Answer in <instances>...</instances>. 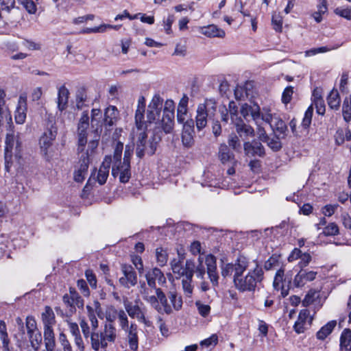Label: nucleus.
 I'll return each instance as SVG.
<instances>
[{"instance_id":"obj_61","label":"nucleus","mask_w":351,"mask_h":351,"mask_svg":"<svg viewBox=\"0 0 351 351\" xmlns=\"http://www.w3.org/2000/svg\"><path fill=\"white\" fill-rule=\"evenodd\" d=\"M119 314V311L117 310L115 308H109L106 313V320L110 322L109 324H112L115 321V319L117 318Z\"/></svg>"},{"instance_id":"obj_29","label":"nucleus","mask_w":351,"mask_h":351,"mask_svg":"<svg viewBox=\"0 0 351 351\" xmlns=\"http://www.w3.org/2000/svg\"><path fill=\"white\" fill-rule=\"evenodd\" d=\"M103 115L106 121V129L108 130V127H112L117 122L119 117V111L115 106H110L105 109Z\"/></svg>"},{"instance_id":"obj_36","label":"nucleus","mask_w":351,"mask_h":351,"mask_svg":"<svg viewBox=\"0 0 351 351\" xmlns=\"http://www.w3.org/2000/svg\"><path fill=\"white\" fill-rule=\"evenodd\" d=\"M201 33L208 37L223 38L225 36V32L215 25H210L202 27Z\"/></svg>"},{"instance_id":"obj_60","label":"nucleus","mask_w":351,"mask_h":351,"mask_svg":"<svg viewBox=\"0 0 351 351\" xmlns=\"http://www.w3.org/2000/svg\"><path fill=\"white\" fill-rule=\"evenodd\" d=\"M193 133L182 132V141L186 147H191L193 144Z\"/></svg>"},{"instance_id":"obj_15","label":"nucleus","mask_w":351,"mask_h":351,"mask_svg":"<svg viewBox=\"0 0 351 351\" xmlns=\"http://www.w3.org/2000/svg\"><path fill=\"white\" fill-rule=\"evenodd\" d=\"M63 302L66 305L68 311L66 313V316H71L75 311V308H82L84 306V302L78 293L74 289L71 288L69 293H66L63 296Z\"/></svg>"},{"instance_id":"obj_16","label":"nucleus","mask_w":351,"mask_h":351,"mask_svg":"<svg viewBox=\"0 0 351 351\" xmlns=\"http://www.w3.org/2000/svg\"><path fill=\"white\" fill-rule=\"evenodd\" d=\"M121 271L123 276L119 278V283L126 288L134 286L137 283L136 273L130 265H121Z\"/></svg>"},{"instance_id":"obj_24","label":"nucleus","mask_w":351,"mask_h":351,"mask_svg":"<svg viewBox=\"0 0 351 351\" xmlns=\"http://www.w3.org/2000/svg\"><path fill=\"white\" fill-rule=\"evenodd\" d=\"M218 158L223 165H237L238 162L235 159L234 154L230 152L228 146L224 143L219 145Z\"/></svg>"},{"instance_id":"obj_62","label":"nucleus","mask_w":351,"mask_h":351,"mask_svg":"<svg viewBox=\"0 0 351 351\" xmlns=\"http://www.w3.org/2000/svg\"><path fill=\"white\" fill-rule=\"evenodd\" d=\"M271 22L274 25V29L276 31L280 32L282 29V20L279 14H273Z\"/></svg>"},{"instance_id":"obj_48","label":"nucleus","mask_w":351,"mask_h":351,"mask_svg":"<svg viewBox=\"0 0 351 351\" xmlns=\"http://www.w3.org/2000/svg\"><path fill=\"white\" fill-rule=\"evenodd\" d=\"M283 138H280L276 136V135L273 138L269 137L268 141H265L267 143V146L274 152H278L281 149L282 145L280 141V139Z\"/></svg>"},{"instance_id":"obj_10","label":"nucleus","mask_w":351,"mask_h":351,"mask_svg":"<svg viewBox=\"0 0 351 351\" xmlns=\"http://www.w3.org/2000/svg\"><path fill=\"white\" fill-rule=\"evenodd\" d=\"M163 99L159 95H155L150 103L147 106V121H145L146 123H155L156 128H159L162 132H163L161 127V119H160V115L162 110ZM147 127L145 128V129ZM145 130V128L143 129Z\"/></svg>"},{"instance_id":"obj_18","label":"nucleus","mask_w":351,"mask_h":351,"mask_svg":"<svg viewBox=\"0 0 351 351\" xmlns=\"http://www.w3.org/2000/svg\"><path fill=\"white\" fill-rule=\"evenodd\" d=\"M237 135L243 141H245L249 137H253L255 135L254 128L246 124L241 117H236L234 123H232Z\"/></svg>"},{"instance_id":"obj_44","label":"nucleus","mask_w":351,"mask_h":351,"mask_svg":"<svg viewBox=\"0 0 351 351\" xmlns=\"http://www.w3.org/2000/svg\"><path fill=\"white\" fill-rule=\"evenodd\" d=\"M342 115L346 123L351 121V95L346 97L343 101Z\"/></svg>"},{"instance_id":"obj_46","label":"nucleus","mask_w":351,"mask_h":351,"mask_svg":"<svg viewBox=\"0 0 351 351\" xmlns=\"http://www.w3.org/2000/svg\"><path fill=\"white\" fill-rule=\"evenodd\" d=\"M240 138L236 134H231L228 139V147H230L237 152H241V143Z\"/></svg>"},{"instance_id":"obj_21","label":"nucleus","mask_w":351,"mask_h":351,"mask_svg":"<svg viewBox=\"0 0 351 351\" xmlns=\"http://www.w3.org/2000/svg\"><path fill=\"white\" fill-rule=\"evenodd\" d=\"M145 278L147 282V285L149 287L154 289L156 290V281L157 280L159 285H164L166 283V278L164 276L162 271L157 268L154 267L149 270L145 274Z\"/></svg>"},{"instance_id":"obj_57","label":"nucleus","mask_w":351,"mask_h":351,"mask_svg":"<svg viewBox=\"0 0 351 351\" xmlns=\"http://www.w3.org/2000/svg\"><path fill=\"white\" fill-rule=\"evenodd\" d=\"M26 328L27 333L38 330L35 319L32 316H27L26 318Z\"/></svg>"},{"instance_id":"obj_1","label":"nucleus","mask_w":351,"mask_h":351,"mask_svg":"<svg viewBox=\"0 0 351 351\" xmlns=\"http://www.w3.org/2000/svg\"><path fill=\"white\" fill-rule=\"evenodd\" d=\"M5 93L0 89V125H3L5 122L9 124V129L6 134L5 141V169L9 170L10 164L12 162V158L19 160L22 158L23 145L19 132L12 129V117L8 109L5 106Z\"/></svg>"},{"instance_id":"obj_4","label":"nucleus","mask_w":351,"mask_h":351,"mask_svg":"<svg viewBox=\"0 0 351 351\" xmlns=\"http://www.w3.org/2000/svg\"><path fill=\"white\" fill-rule=\"evenodd\" d=\"M249 265L248 259L246 263H241L237 269V276H233V282L237 289L241 292L254 291L258 282L263 280L264 272L258 264L252 270H250L247 275L243 276V272Z\"/></svg>"},{"instance_id":"obj_58","label":"nucleus","mask_w":351,"mask_h":351,"mask_svg":"<svg viewBox=\"0 0 351 351\" xmlns=\"http://www.w3.org/2000/svg\"><path fill=\"white\" fill-rule=\"evenodd\" d=\"M1 6V12H10L12 9L14 8V0H0Z\"/></svg>"},{"instance_id":"obj_28","label":"nucleus","mask_w":351,"mask_h":351,"mask_svg":"<svg viewBox=\"0 0 351 351\" xmlns=\"http://www.w3.org/2000/svg\"><path fill=\"white\" fill-rule=\"evenodd\" d=\"M127 333V341L130 348L133 351H136L138 348V338L137 335V326L135 324H131L130 327L124 330Z\"/></svg>"},{"instance_id":"obj_2","label":"nucleus","mask_w":351,"mask_h":351,"mask_svg":"<svg viewBox=\"0 0 351 351\" xmlns=\"http://www.w3.org/2000/svg\"><path fill=\"white\" fill-rule=\"evenodd\" d=\"M88 114L84 111L77 126V154L80 167L74 172V180L77 182H82L87 174L88 169Z\"/></svg>"},{"instance_id":"obj_37","label":"nucleus","mask_w":351,"mask_h":351,"mask_svg":"<svg viewBox=\"0 0 351 351\" xmlns=\"http://www.w3.org/2000/svg\"><path fill=\"white\" fill-rule=\"evenodd\" d=\"M87 89L86 86H80L77 88L76 92V108L78 110H82L85 107L86 101L87 99Z\"/></svg>"},{"instance_id":"obj_23","label":"nucleus","mask_w":351,"mask_h":351,"mask_svg":"<svg viewBox=\"0 0 351 351\" xmlns=\"http://www.w3.org/2000/svg\"><path fill=\"white\" fill-rule=\"evenodd\" d=\"M145 110V99L141 96L138 100V106L135 112V124L138 130H142L146 128V123L144 121V113Z\"/></svg>"},{"instance_id":"obj_8","label":"nucleus","mask_w":351,"mask_h":351,"mask_svg":"<svg viewBox=\"0 0 351 351\" xmlns=\"http://www.w3.org/2000/svg\"><path fill=\"white\" fill-rule=\"evenodd\" d=\"M91 130L90 134H93V138L89 141V149L93 152L98 147L103 127H106V121L103 112L100 109L93 108L91 110Z\"/></svg>"},{"instance_id":"obj_9","label":"nucleus","mask_w":351,"mask_h":351,"mask_svg":"<svg viewBox=\"0 0 351 351\" xmlns=\"http://www.w3.org/2000/svg\"><path fill=\"white\" fill-rule=\"evenodd\" d=\"M116 337L115 328L112 324H106L104 332H95L91 334L92 348L95 351H98L101 348V351H106L107 341L113 342Z\"/></svg>"},{"instance_id":"obj_11","label":"nucleus","mask_w":351,"mask_h":351,"mask_svg":"<svg viewBox=\"0 0 351 351\" xmlns=\"http://www.w3.org/2000/svg\"><path fill=\"white\" fill-rule=\"evenodd\" d=\"M216 110L215 103L211 99L204 104H199L197 109L196 127L198 130L204 128L207 124V117L211 119L212 114Z\"/></svg>"},{"instance_id":"obj_52","label":"nucleus","mask_w":351,"mask_h":351,"mask_svg":"<svg viewBox=\"0 0 351 351\" xmlns=\"http://www.w3.org/2000/svg\"><path fill=\"white\" fill-rule=\"evenodd\" d=\"M117 318L119 319L120 326L123 330L129 328L128 316L123 310L121 309L119 311Z\"/></svg>"},{"instance_id":"obj_38","label":"nucleus","mask_w":351,"mask_h":351,"mask_svg":"<svg viewBox=\"0 0 351 351\" xmlns=\"http://www.w3.org/2000/svg\"><path fill=\"white\" fill-rule=\"evenodd\" d=\"M335 143L338 145H342L346 141L351 140V132L347 128H338L335 134Z\"/></svg>"},{"instance_id":"obj_51","label":"nucleus","mask_w":351,"mask_h":351,"mask_svg":"<svg viewBox=\"0 0 351 351\" xmlns=\"http://www.w3.org/2000/svg\"><path fill=\"white\" fill-rule=\"evenodd\" d=\"M59 341L62 347V349H58L57 351H72L70 343L66 339V335L61 332L59 336Z\"/></svg>"},{"instance_id":"obj_45","label":"nucleus","mask_w":351,"mask_h":351,"mask_svg":"<svg viewBox=\"0 0 351 351\" xmlns=\"http://www.w3.org/2000/svg\"><path fill=\"white\" fill-rule=\"evenodd\" d=\"M319 298V292L315 289H310L302 300L304 306H308Z\"/></svg>"},{"instance_id":"obj_6","label":"nucleus","mask_w":351,"mask_h":351,"mask_svg":"<svg viewBox=\"0 0 351 351\" xmlns=\"http://www.w3.org/2000/svg\"><path fill=\"white\" fill-rule=\"evenodd\" d=\"M57 134L58 128L55 119L53 116H49L45 132L40 137L38 142L40 154L47 160H49L52 157L51 148Z\"/></svg>"},{"instance_id":"obj_25","label":"nucleus","mask_w":351,"mask_h":351,"mask_svg":"<svg viewBox=\"0 0 351 351\" xmlns=\"http://www.w3.org/2000/svg\"><path fill=\"white\" fill-rule=\"evenodd\" d=\"M247 258L243 256H239L234 263L223 264L221 267V274L224 278L230 277L234 272V276H237V269L240 264L246 263Z\"/></svg>"},{"instance_id":"obj_32","label":"nucleus","mask_w":351,"mask_h":351,"mask_svg":"<svg viewBox=\"0 0 351 351\" xmlns=\"http://www.w3.org/2000/svg\"><path fill=\"white\" fill-rule=\"evenodd\" d=\"M309 317V311L307 309L302 310L298 315V320L294 324L295 331L300 334L304 332L307 319Z\"/></svg>"},{"instance_id":"obj_17","label":"nucleus","mask_w":351,"mask_h":351,"mask_svg":"<svg viewBox=\"0 0 351 351\" xmlns=\"http://www.w3.org/2000/svg\"><path fill=\"white\" fill-rule=\"evenodd\" d=\"M124 307L125 311L128 313L129 316L132 318H136L138 321L143 323L145 325L149 326L150 322L145 318V312L138 305L137 302L135 304H133L131 302L128 300L123 302Z\"/></svg>"},{"instance_id":"obj_56","label":"nucleus","mask_w":351,"mask_h":351,"mask_svg":"<svg viewBox=\"0 0 351 351\" xmlns=\"http://www.w3.org/2000/svg\"><path fill=\"white\" fill-rule=\"evenodd\" d=\"M29 14L36 12V6L33 0H19Z\"/></svg>"},{"instance_id":"obj_53","label":"nucleus","mask_w":351,"mask_h":351,"mask_svg":"<svg viewBox=\"0 0 351 351\" xmlns=\"http://www.w3.org/2000/svg\"><path fill=\"white\" fill-rule=\"evenodd\" d=\"M293 93V87L289 86L285 88L282 95V103L287 104L291 100L292 95Z\"/></svg>"},{"instance_id":"obj_14","label":"nucleus","mask_w":351,"mask_h":351,"mask_svg":"<svg viewBox=\"0 0 351 351\" xmlns=\"http://www.w3.org/2000/svg\"><path fill=\"white\" fill-rule=\"evenodd\" d=\"M111 164L112 165V156H106L98 171L97 172V171L95 169L92 171L90 176H89V185L93 180L98 182L100 185L106 183Z\"/></svg>"},{"instance_id":"obj_47","label":"nucleus","mask_w":351,"mask_h":351,"mask_svg":"<svg viewBox=\"0 0 351 351\" xmlns=\"http://www.w3.org/2000/svg\"><path fill=\"white\" fill-rule=\"evenodd\" d=\"M156 261L159 266H165L168 260V254L162 247H157L156 249Z\"/></svg>"},{"instance_id":"obj_27","label":"nucleus","mask_w":351,"mask_h":351,"mask_svg":"<svg viewBox=\"0 0 351 351\" xmlns=\"http://www.w3.org/2000/svg\"><path fill=\"white\" fill-rule=\"evenodd\" d=\"M241 113L245 119H247V117L250 115L258 125L261 118V109L258 105L256 104L253 105L244 104L241 106Z\"/></svg>"},{"instance_id":"obj_63","label":"nucleus","mask_w":351,"mask_h":351,"mask_svg":"<svg viewBox=\"0 0 351 351\" xmlns=\"http://www.w3.org/2000/svg\"><path fill=\"white\" fill-rule=\"evenodd\" d=\"M335 13L341 17H343L348 20L351 19V8H337L335 10Z\"/></svg>"},{"instance_id":"obj_40","label":"nucleus","mask_w":351,"mask_h":351,"mask_svg":"<svg viewBox=\"0 0 351 351\" xmlns=\"http://www.w3.org/2000/svg\"><path fill=\"white\" fill-rule=\"evenodd\" d=\"M167 297L169 299L172 311H180L182 306V297L178 295L176 291H169L167 293Z\"/></svg>"},{"instance_id":"obj_33","label":"nucleus","mask_w":351,"mask_h":351,"mask_svg":"<svg viewBox=\"0 0 351 351\" xmlns=\"http://www.w3.org/2000/svg\"><path fill=\"white\" fill-rule=\"evenodd\" d=\"M141 288L143 289V291H141L143 294V298L144 300L150 304V305L156 310L158 313L162 312V307L158 302V295H150L145 287V284L143 283L141 285Z\"/></svg>"},{"instance_id":"obj_22","label":"nucleus","mask_w":351,"mask_h":351,"mask_svg":"<svg viewBox=\"0 0 351 351\" xmlns=\"http://www.w3.org/2000/svg\"><path fill=\"white\" fill-rule=\"evenodd\" d=\"M206 265L208 278L214 287L218 285L219 275L217 271V259L215 256L208 254L206 256Z\"/></svg>"},{"instance_id":"obj_7","label":"nucleus","mask_w":351,"mask_h":351,"mask_svg":"<svg viewBox=\"0 0 351 351\" xmlns=\"http://www.w3.org/2000/svg\"><path fill=\"white\" fill-rule=\"evenodd\" d=\"M123 145L118 143L113 152L112 174L114 177L119 175V181L127 183L131 178L130 165L121 163Z\"/></svg>"},{"instance_id":"obj_26","label":"nucleus","mask_w":351,"mask_h":351,"mask_svg":"<svg viewBox=\"0 0 351 351\" xmlns=\"http://www.w3.org/2000/svg\"><path fill=\"white\" fill-rule=\"evenodd\" d=\"M27 97L25 95H20L18 101V106L15 111V121L18 124L25 123L27 114Z\"/></svg>"},{"instance_id":"obj_35","label":"nucleus","mask_w":351,"mask_h":351,"mask_svg":"<svg viewBox=\"0 0 351 351\" xmlns=\"http://www.w3.org/2000/svg\"><path fill=\"white\" fill-rule=\"evenodd\" d=\"M156 295H158V302L162 307V311H163L166 314L170 315L172 313V307L168 303L167 296L162 291L161 289H156Z\"/></svg>"},{"instance_id":"obj_13","label":"nucleus","mask_w":351,"mask_h":351,"mask_svg":"<svg viewBox=\"0 0 351 351\" xmlns=\"http://www.w3.org/2000/svg\"><path fill=\"white\" fill-rule=\"evenodd\" d=\"M174 108L175 105L172 99H167L165 103L162 117L161 119V127L165 134L171 133L174 125Z\"/></svg>"},{"instance_id":"obj_64","label":"nucleus","mask_w":351,"mask_h":351,"mask_svg":"<svg viewBox=\"0 0 351 351\" xmlns=\"http://www.w3.org/2000/svg\"><path fill=\"white\" fill-rule=\"evenodd\" d=\"M45 350L43 351H54L56 346L55 337L53 338H45Z\"/></svg>"},{"instance_id":"obj_42","label":"nucleus","mask_w":351,"mask_h":351,"mask_svg":"<svg viewBox=\"0 0 351 351\" xmlns=\"http://www.w3.org/2000/svg\"><path fill=\"white\" fill-rule=\"evenodd\" d=\"M328 106L333 110H338L340 107L341 99L337 90L333 89L328 96Z\"/></svg>"},{"instance_id":"obj_50","label":"nucleus","mask_w":351,"mask_h":351,"mask_svg":"<svg viewBox=\"0 0 351 351\" xmlns=\"http://www.w3.org/2000/svg\"><path fill=\"white\" fill-rule=\"evenodd\" d=\"M339 230L337 223L332 222L329 223L323 230L322 234L324 236H335L339 234Z\"/></svg>"},{"instance_id":"obj_12","label":"nucleus","mask_w":351,"mask_h":351,"mask_svg":"<svg viewBox=\"0 0 351 351\" xmlns=\"http://www.w3.org/2000/svg\"><path fill=\"white\" fill-rule=\"evenodd\" d=\"M291 275L289 274L285 276V269L283 268L279 269L275 275L273 282V287L275 290H281V295L285 298L289 294V291L292 287Z\"/></svg>"},{"instance_id":"obj_59","label":"nucleus","mask_w":351,"mask_h":351,"mask_svg":"<svg viewBox=\"0 0 351 351\" xmlns=\"http://www.w3.org/2000/svg\"><path fill=\"white\" fill-rule=\"evenodd\" d=\"M195 305H196V306L197 308L199 313L202 317H206L210 313V307L209 305L202 304L199 301L196 302Z\"/></svg>"},{"instance_id":"obj_34","label":"nucleus","mask_w":351,"mask_h":351,"mask_svg":"<svg viewBox=\"0 0 351 351\" xmlns=\"http://www.w3.org/2000/svg\"><path fill=\"white\" fill-rule=\"evenodd\" d=\"M41 319L44 327L53 326L56 324L55 314L52 308L46 306L44 311L41 314Z\"/></svg>"},{"instance_id":"obj_30","label":"nucleus","mask_w":351,"mask_h":351,"mask_svg":"<svg viewBox=\"0 0 351 351\" xmlns=\"http://www.w3.org/2000/svg\"><path fill=\"white\" fill-rule=\"evenodd\" d=\"M271 128L276 136L285 138L287 136V125L280 117L274 119V123H271Z\"/></svg>"},{"instance_id":"obj_19","label":"nucleus","mask_w":351,"mask_h":351,"mask_svg":"<svg viewBox=\"0 0 351 351\" xmlns=\"http://www.w3.org/2000/svg\"><path fill=\"white\" fill-rule=\"evenodd\" d=\"M243 150L245 154L249 157H263L265 155L264 146L259 141L255 139L252 141H245Z\"/></svg>"},{"instance_id":"obj_3","label":"nucleus","mask_w":351,"mask_h":351,"mask_svg":"<svg viewBox=\"0 0 351 351\" xmlns=\"http://www.w3.org/2000/svg\"><path fill=\"white\" fill-rule=\"evenodd\" d=\"M180 260H171L170 265L172 271L178 275L177 278H182V288L186 295L190 296L193 292V286L191 285L192 278L194 273L196 276L203 279L205 275V268L202 263V259L199 257V265L195 266L194 261L186 260L185 267L180 265Z\"/></svg>"},{"instance_id":"obj_49","label":"nucleus","mask_w":351,"mask_h":351,"mask_svg":"<svg viewBox=\"0 0 351 351\" xmlns=\"http://www.w3.org/2000/svg\"><path fill=\"white\" fill-rule=\"evenodd\" d=\"M121 27V25H112L101 24L99 26L89 28V33H102L106 32L108 29L118 30L120 29Z\"/></svg>"},{"instance_id":"obj_31","label":"nucleus","mask_w":351,"mask_h":351,"mask_svg":"<svg viewBox=\"0 0 351 351\" xmlns=\"http://www.w3.org/2000/svg\"><path fill=\"white\" fill-rule=\"evenodd\" d=\"M69 91L64 85L61 86L58 91V108L63 111L67 107Z\"/></svg>"},{"instance_id":"obj_55","label":"nucleus","mask_w":351,"mask_h":351,"mask_svg":"<svg viewBox=\"0 0 351 351\" xmlns=\"http://www.w3.org/2000/svg\"><path fill=\"white\" fill-rule=\"evenodd\" d=\"M134 151V145H127L125 146V152H124V156L123 160L121 161V163L130 165V159L133 154Z\"/></svg>"},{"instance_id":"obj_5","label":"nucleus","mask_w":351,"mask_h":351,"mask_svg":"<svg viewBox=\"0 0 351 351\" xmlns=\"http://www.w3.org/2000/svg\"><path fill=\"white\" fill-rule=\"evenodd\" d=\"M161 138L162 131L159 128L154 129L153 135L149 140L145 131L140 132L136 142V156L143 158L146 154L150 156L154 155Z\"/></svg>"},{"instance_id":"obj_20","label":"nucleus","mask_w":351,"mask_h":351,"mask_svg":"<svg viewBox=\"0 0 351 351\" xmlns=\"http://www.w3.org/2000/svg\"><path fill=\"white\" fill-rule=\"evenodd\" d=\"M317 274V271L301 269L295 275L293 281L292 282V287L296 288L302 287L308 282L315 280Z\"/></svg>"},{"instance_id":"obj_41","label":"nucleus","mask_w":351,"mask_h":351,"mask_svg":"<svg viewBox=\"0 0 351 351\" xmlns=\"http://www.w3.org/2000/svg\"><path fill=\"white\" fill-rule=\"evenodd\" d=\"M336 321H330L321 328V329L317 332V338L318 339L324 340L328 335H329L335 327L336 326Z\"/></svg>"},{"instance_id":"obj_54","label":"nucleus","mask_w":351,"mask_h":351,"mask_svg":"<svg viewBox=\"0 0 351 351\" xmlns=\"http://www.w3.org/2000/svg\"><path fill=\"white\" fill-rule=\"evenodd\" d=\"M314 104L315 106L317 112L319 114L324 115L326 111V108L323 99L322 97H317L315 96V99H314Z\"/></svg>"},{"instance_id":"obj_43","label":"nucleus","mask_w":351,"mask_h":351,"mask_svg":"<svg viewBox=\"0 0 351 351\" xmlns=\"http://www.w3.org/2000/svg\"><path fill=\"white\" fill-rule=\"evenodd\" d=\"M32 348L38 351L42 343V335L39 330L27 333Z\"/></svg>"},{"instance_id":"obj_39","label":"nucleus","mask_w":351,"mask_h":351,"mask_svg":"<svg viewBox=\"0 0 351 351\" xmlns=\"http://www.w3.org/2000/svg\"><path fill=\"white\" fill-rule=\"evenodd\" d=\"M341 350L351 351V330L346 328L343 330L340 337Z\"/></svg>"}]
</instances>
